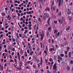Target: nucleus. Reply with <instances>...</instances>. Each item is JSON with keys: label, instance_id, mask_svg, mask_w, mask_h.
I'll return each mask as SVG.
<instances>
[{"label": "nucleus", "instance_id": "obj_1", "mask_svg": "<svg viewBox=\"0 0 73 73\" xmlns=\"http://www.w3.org/2000/svg\"><path fill=\"white\" fill-rule=\"evenodd\" d=\"M44 15L47 17V18H48L47 23L48 24L49 26H50L51 24L50 23V20L51 19V17H49V15L48 13H44Z\"/></svg>", "mask_w": 73, "mask_h": 73}, {"label": "nucleus", "instance_id": "obj_2", "mask_svg": "<svg viewBox=\"0 0 73 73\" xmlns=\"http://www.w3.org/2000/svg\"><path fill=\"white\" fill-rule=\"evenodd\" d=\"M54 1H52V4L51 5V9L52 11L53 12L54 11V10H56V6L54 5V7L53 5H54Z\"/></svg>", "mask_w": 73, "mask_h": 73}, {"label": "nucleus", "instance_id": "obj_3", "mask_svg": "<svg viewBox=\"0 0 73 73\" xmlns=\"http://www.w3.org/2000/svg\"><path fill=\"white\" fill-rule=\"evenodd\" d=\"M53 69H54V73H56L57 70L56 64H54V65H53Z\"/></svg>", "mask_w": 73, "mask_h": 73}, {"label": "nucleus", "instance_id": "obj_4", "mask_svg": "<svg viewBox=\"0 0 73 73\" xmlns=\"http://www.w3.org/2000/svg\"><path fill=\"white\" fill-rule=\"evenodd\" d=\"M33 57L34 59V60H35V61H36L37 56H36L35 54H33Z\"/></svg>", "mask_w": 73, "mask_h": 73}, {"label": "nucleus", "instance_id": "obj_5", "mask_svg": "<svg viewBox=\"0 0 73 73\" xmlns=\"http://www.w3.org/2000/svg\"><path fill=\"white\" fill-rule=\"evenodd\" d=\"M68 50H67V51H64V52L65 54V57L66 58H68Z\"/></svg>", "mask_w": 73, "mask_h": 73}, {"label": "nucleus", "instance_id": "obj_6", "mask_svg": "<svg viewBox=\"0 0 73 73\" xmlns=\"http://www.w3.org/2000/svg\"><path fill=\"white\" fill-rule=\"evenodd\" d=\"M58 62L59 63H60V60H62V57H61V56H58Z\"/></svg>", "mask_w": 73, "mask_h": 73}, {"label": "nucleus", "instance_id": "obj_7", "mask_svg": "<svg viewBox=\"0 0 73 73\" xmlns=\"http://www.w3.org/2000/svg\"><path fill=\"white\" fill-rule=\"evenodd\" d=\"M40 36H41L40 40L41 41H42V40H43V39L44 38V35L43 34H41L40 35Z\"/></svg>", "mask_w": 73, "mask_h": 73}, {"label": "nucleus", "instance_id": "obj_8", "mask_svg": "<svg viewBox=\"0 0 73 73\" xmlns=\"http://www.w3.org/2000/svg\"><path fill=\"white\" fill-rule=\"evenodd\" d=\"M61 4V0H59L58 3V7H60Z\"/></svg>", "mask_w": 73, "mask_h": 73}, {"label": "nucleus", "instance_id": "obj_9", "mask_svg": "<svg viewBox=\"0 0 73 73\" xmlns=\"http://www.w3.org/2000/svg\"><path fill=\"white\" fill-rule=\"evenodd\" d=\"M67 13L68 14V15H70V14H71V11H70V9H68Z\"/></svg>", "mask_w": 73, "mask_h": 73}, {"label": "nucleus", "instance_id": "obj_10", "mask_svg": "<svg viewBox=\"0 0 73 73\" xmlns=\"http://www.w3.org/2000/svg\"><path fill=\"white\" fill-rule=\"evenodd\" d=\"M22 61H20V63H19V66L20 68H21L22 66Z\"/></svg>", "mask_w": 73, "mask_h": 73}, {"label": "nucleus", "instance_id": "obj_11", "mask_svg": "<svg viewBox=\"0 0 73 73\" xmlns=\"http://www.w3.org/2000/svg\"><path fill=\"white\" fill-rule=\"evenodd\" d=\"M64 17H62V20L61 21V22L60 23V24H62V23H63V20H64Z\"/></svg>", "mask_w": 73, "mask_h": 73}, {"label": "nucleus", "instance_id": "obj_12", "mask_svg": "<svg viewBox=\"0 0 73 73\" xmlns=\"http://www.w3.org/2000/svg\"><path fill=\"white\" fill-rule=\"evenodd\" d=\"M62 12H59L58 14V16H62Z\"/></svg>", "mask_w": 73, "mask_h": 73}, {"label": "nucleus", "instance_id": "obj_13", "mask_svg": "<svg viewBox=\"0 0 73 73\" xmlns=\"http://www.w3.org/2000/svg\"><path fill=\"white\" fill-rule=\"evenodd\" d=\"M46 11H47L48 10V11H50V8H48V7H47L46 8V9H45Z\"/></svg>", "mask_w": 73, "mask_h": 73}, {"label": "nucleus", "instance_id": "obj_14", "mask_svg": "<svg viewBox=\"0 0 73 73\" xmlns=\"http://www.w3.org/2000/svg\"><path fill=\"white\" fill-rule=\"evenodd\" d=\"M39 72V69H36L35 71V73H38Z\"/></svg>", "mask_w": 73, "mask_h": 73}, {"label": "nucleus", "instance_id": "obj_15", "mask_svg": "<svg viewBox=\"0 0 73 73\" xmlns=\"http://www.w3.org/2000/svg\"><path fill=\"white\" fill-rule=\"evenodd\" d=\"M52 18H53V19H55V18H56V16H55L53 14L52 15Z\"/></svg>", "mask_w": 73, "mask_h": 73}, {"label": "nucleus", "instance_id": "obj_16", "mask_svg": "<svg viewBox=\"0 0 73 73\" xmlns=\"http://www.w3.org/2000/svg\"><path fill=\"white\" fill-rule=\"evenodd\" d=\"M52 46L53 47L52 48V50H53V51H55V46H54V45H52Z\"/></svg>", "mask_w": 73, "mask_h": 73}, {"label": "nucleus", "instance_id": "obj_17", "mask_svg": "<svg viewBox=\"0 0 73 73\" xmlns=\"http://www.w3.org/2000/svg\"><path fill=\"white\" fill-rule=\"evenodd\" d=\"M7 7H9V1H7Z\"/></svg>", "mask_w": 73, "mask_h": 73}, {"label": "nucleus", "instance_id": "obj_18", "mask_svg": "<svg viewBox=\"0 0 73 73\" xmlns=\"http://www.w3.org/2000/svg\"><path fill=\"white\" fill-rule=\"evenodd\" d=\"M46 34H47V36L48 37V36L50 35L49 33V31H47V32L46 33Z\"/></svg>", "mask_w": 73, "mask_h": 73}, {"label": "nucleus", "instance_id": "obj_19", "mask_svg": "<svg viewBox=\"0 0 73 73\" xmlns=\"http://www.w3.org/2000/svg\"><path fill=\"white\" fill-rule=\"evenodd\" d=\"M34 51H32L31 52H30V55H33V53H34Z\"/></svg>", "mask_w": 73, "mask_h": 73}, {"label": "nucleus", "instance_id": "obj_20", "mask_svg": "<svg viewBox=\"0 0 73 73\" xmlns=\"http://www.w3.org/2000/svg\"><path fill=\"white\" fill-rule=\"evenodd\" d=\"M70 26H69L66 29V31H69L70 30Z\"/></svg>", "mask_w": 73, "mask_h": 73}, {"label": "nucleus", "instance_id": "obj_21", "mask_svg": "<svg viewBox=\"0 0 73 73\" xmlns=\"http://www.w3.org/2000/svg\"><path fill=\"white\" fill-rule=\"evenodd\" d=\"M11 30L12 31H14V28L13 27V26H12L11 27Z\"/></svg>", "mask_w": 73, "mask_h": 73}, {"label": "nucleus", "instance_id": "obj_22", "mask_svg": "<svg viewBox=\"0 0 73 73\" xmlns=\"http://www.w3.org/2000/svg\"><path fill=\"white\" fill-rule=\"evenodd\" d=\"M44 53L46 54V56L47 54V51H46V50H44Z\"/></svg>", "mask_w": 73, "mask_h": 73}, {"label": "nucleus", "instance_id": "obj_23", "mask_svg": "<svg viewBox=\"0 0 73 73\" xmlns=\"http://www.w3.org/2000/svg\"><path fill=\"white\" fill-rule=\"evenodd\" d=\"M64 45H66L67 44H68L67 41H65V42H64Z\"/></svg>", "mask_w": 73, "mask_h": 73}, {"label": "nucleus", "instance_id": "obj_24", "mask_svg": "<svg viewBox=\"0 0 73 73\" xmlns=\"http://www.w3.org/2000/svg\"><path fill=\"white\" fill-rule=\"evenodd\" d=\"M50 61L51 62H52V61H53V58H50L49 59Z\"/></svg>", "mask_w": 73, "mask_h": 73}, {"label": "nucleus", "instance_id": "obj_25", "mask_svg": "<svg viewBox=\"0 0 73 73\" xmlns=\"http://www.w3.org/2000/svg\"><path fill=\"white\" fill-rule=\"evenodd\" d=\"M44 13H44V17H43V19H46V16H45Z\"/></svg>", "mask_w": 73, "mask_h": 73}, {"label": "nucleus", "instance_id": "obj_26", "mask_svg": "<svg viewBox=\"0 0 73 73\" xmlns=\"http://www.w3.org/2000/svg\"><path fill=\"white\" fill-rule=\"evenodd\" d=\"M71 52H69V57H71Z\"/></svg>", "mask_w": 73, "mask_h": 73}, {"label": "nucleus", "instance_id": "obj_27", "mask_svg": "<svg viewBox=\"0 0 73 73\" xmlns=\"http://www.w3.org/2000/svg\"><path fill=\"white\" fill-rule=\"evenodd\" d=\"M9 11L7 10L6 11V13L7 15H8L9 14V10H8Z\"/></svg>", "mask_w": 73, "mask_h": 73}, {"label": "nucleus", "instance_id": "obj_28", "mask_svg": "<svg viewBox=\"0 0 73 73\" xmlns=\"http://www.w3.org/2000/svg\"><path fill=\"white\" fill-rule=\"evenodd\" d=\"M2 15L3 16H4L5 15V13H2Z\"/></svg>", "mask_w": 73, "mask_h": 73}, {"label": "nucleus", "instance_id": "obj_29", "mask_svg": "<svg viewBox=\"0 0 73 73\" xmlns=\"http://www.w3.org/2000/svg\"><path fill=\"white\" fill-rule=\"evenodd\" d=\"M18 25L19 27H20V28H21V27H22L21 25H20V23H18Z\"/></svg>", "mask_w": 73, "mask_h": 73}, {"label": "nucleus", "instance_id": "obj_30", "mask_svg": "<svg viewBox=\"0 0 73 73\" xmlns=\"http://www.w3.org/2000/svg\"><path fill=\"white\" fill-rule=\"evenodd\" d=\"M27 49H29H29H31V46H28L27 47Z\"/></svg>", "mask_w": 73, "mask_h": 73}, {"label": "nucleus", "instance_id": "obj_31", "mask_svg": "<svg viewBox=\"0 0 73 73\" xmlns=\"http://www.w3.org/2000/svg\"><path fill=\"white\" fill-rule=\"evenodd\" d=\"M40 47L41 48H42V42H40Z\"/></svg>", "mask_w": 73, "mask_h": 73}, {"label": "nucleus", "instance_id": "obj_32", "mask_svg": "<svg viewBox=\"0 0 73 73\" xmlns=\"http://www.w3.org/2000/svg\"><path fill=\"white\" fill-rule=\"evenodd\" d=\"M25 56H27V52H25Z\"/></svg>", "mask_w": 73, "mask_h": 73}, {"label": "nucleus", "instance_id": "obj_33", "mask_svg": "<svg viewBox=\"0 0 73 73\" xmlns=\"http://www.w3.org/2000/svg\"><path fill=\"white\" fill-rule=\"evenodd\" d=\"M28 64V62L27 61H26L25 64H24L25 66H27V64Z\"/></svg>", "mask_w": 73, "mask_h": 73}, {"label": "nucleus", "instance_id": "obj_34", "mask_svg": "<svg viewBox=\"0 0 73 73\" xmlns=\"http://www.w3.org/2000/svg\"><path fill=\"white\" fill-rule=\"evenodd\" d=\"M17 69H18V70H21V68L20 67H17Z\"/></svg>", "mask_w": 73, "mask_h": 73}, {"label": "nucleus", "instance_id": "obj_35", "mask_svg": "<svg viewBox=\"0 0 73 73\" xmlns=\"http://www.w3.org/2000/svg\"><path fill=\"white\" fill-rule=\"evenodd\" d=\"M61 4L62 5H63V0H61Z\"/></svg>", "mask_w": 73, "mask_h": 73}, {"label": "nucleus", "instance_id": "obj_36", "mask_svg": "<svg viewBox=\"0 0 73 73\" xmlns=\"http://www.w3.org/2000/svg\"><path fill=\"white\" fill-rule=\"evenodd\" d=\"M27 32H28V30H25V31L24 33L25 34H27Z\"/></svg>", "mask_w": 73, "mask_h": 73}, {"label": "nucleus", "instance_id": "obj_37", "mask_svg": "<svg viewBox=\"0 0 73 73\" xmlns=\"http://www.w3.org/2000/svg\"><path fill=\"white\" fill-rule=\"evenodd\" d=\"M42 5H44V0H42Z\"/></svg>", "mask_w": 73, "mask_h": 73}, {"label": "nucleus", "instance_id": "obj_38", "mask_svg": "<svg viewBox=\"0 0 73 73\" xmlns=\"http://www.w3.org/2000/svg\"><path fill=\"white\" fill-rule=\"evenodd\" d=\"M32 24H29V25H28V27L29 28H30V27H32Z\"/></svg>", "mask_w": 73, "mask_h": 73}, {"label": "nucleus", "instance_id": "obj_39", "mask_svg": "<svg viewBox=\"0 0 73 73\" xmlns=\"http://www.w3.org/2000/svg\"><path fill=\"white\" fill-rule=\"evenodd\" d=\"M20 53L21 54H23V50H21Z\"/></svg>", "mask_w": 73, "mask_h": 73}, {"label": "nucleus", "instance_id": "obj_40", "mask_svg": "<svg viewBox=\"0 0 73 73\" xmlns=\"http://www.w3.org/2000/svg\"><path fill=\"white\" fill-rule=\"evenodd\" d=\"M48 42H51V39L50 38H49L48 40Z\"/></svg>", "mask_w": 73, "mask_h": 73}, {"label": "nucleus", "instance_id": "obj_41", "mask_svg": "<svg viewBox=\"0 0 73 73\" xmlns=\"http://www.w3.org/2000/svg\"><path fill=\"white\" fill-rule=\"evenodd\" d=\"M13 42H15L16 39H15V38H12Z\"/></svg>", "mask_w": 73, "mask_h": 73}, {"label": "nucleus", "instance_id": "obj_42", "mask_svg": "<svg viewBox=\"0 0 73 73\" xmlns=\"http://www.w3.org/2000/svg\"><path fill=\"white\" fill-rule=\"evenodd\" d=\"M64 54H60L61 56H62V57L63 56H64Z\"/></svg>", "mask_w": 73, "mask_h": 73}, {"label": "nucleus", "instance_id": "obj_43", "mask_svg": "<svg viewBox=\"0 0 73 73\" xmlns=\"http://www.w3.org/2000/svg\"><path fill=\"white\" fill-rule=\"evenodd\" d=\"M37 31H38V30H37V29H36V31H35V33L36 34H37Z\"/></svg>", "mask_w": 73, "mask_h": 73}, {"label": "nucleus", "instance_id": "obj_44", "mask_svg": "<svg viewBox=\"0 0 73 73\" xmlns=\"http://www.w3.org/2000/svg\"><path fill=\"white\" fill-rule=\"evenodd\" d=\"M33 68H34L36 69V65H33Z\"/></svg>", "mask_w": 73, "mask_h": 73}, {"label": "nucleus", "instance_id": "obj_45", "mask_svg": "<svg viewBox=\"0 0 73 73\" xmlns=\"http://www.w3.org/2000/svg\"><path fill=\"white\" fill-rule=\"evenodd\" d=\"M41 64H42L43 61H42V57L41 58Z\"/></svg>", "mask_w": 73, "mask_h": 73}, {"label": "nucleus", "instance_id": "obj_46", "mask_svg": "<svg viewBox=\"0 0 73 73\" xmlns=\"http://www.w3.org/2000/svg\"><path fill=\"white\" fill-rule=\"evenodd\" d=\"M1 68L2 69V70H4V68H3V66H1Z\"/></svg>", "mask_w": 73, "mask_h": 73}, {"label": "nucleus", "instance_id": "obj_47", "mask_svg": "<svg viewBox=\"0 0 73 73\" xmlns=\"http://www.w3.org/2000/svg\"><path fill=\"white\" fill-rule=\"evenodd\" d=\"M34 21H35V23H37V20H36V19H35L34 20Z\"/></svg>", "mask_w": 73, "mask_h": 73}, {"label": "nucleus", "instance_id": "obj_48", "mask_svg": "<svg viewBox=\"0 0 73 73\" xmlns=\"http://www.w3.org/2000/svg\"><path fill=\"white\" fill-rule=\"evenodd\" d=\"M17 55H18V59H19V55H20V53H19V52H18V53H17Z\"/></svg>", "mask_w": 73, "mask_h": 73}, {"label": "nucleus", "instance_id": "obj_49", "mask_svg": "<svg viewBox=\"0 0 73 73\" xmlns=\"http://www.w3.org/2000/svg\"><path fill=\"white\" fill-rule=\"evenodd\" d=\"M17 44L18 45H19V41L18 40V39H17Z\"/></svg>", "mask_w": 73, "mask_h": 73}, {"label": "nucleus", "instance_id": "obj_50", "mask_svg": "<svg viewBox=\"0 0 73 73\" xmlns=\"http://www.w3.org/2000/svg\"><path fill=\"white\" fill-rule=\"evenodd\" d=\"M61 45L62 47H64V44H61Z\"/></svg>", "mask_w": 73, "mask_h": 73}, {"label": "nucleus", "instance_id": "obj_51", "mask_svg": "<svg viewBox=\"0 0 73 73\" xmlns=\"http://www.w3.org/2000/svg\"><path fill=\"white\" fill-rule=\"evenodd\" d=\"M42 0H39V1H40V2H41V3L42 5Z\"/></svg>", "mask_w": 73, "mask_h": 73}, {"label": "nucleus", "instance_id": "obj_52", "mask_svg": "<svg viewBox=\"0 0 73 73\" xmlns=\"http://www.w3.org/2000/svg\"><path fill=\"white\" fill-rule=\"evenodd\" d=\"M52 50H53L52 48H50V51H52Z\"/></svg>", "mask_w": 73, "mask_h": 73}, {"label": "nucleus", "instance_id": "obj_53", "mask_svg": "<svg viewBox=\"0 0 73 73\" xmlns=\"http://www.w3.org/2000/svg\"><path fill=\"white\" fill-rule=\"evenodd\" d=\"M30 38H28V39H27L28 42H29V41H30Z\"/></svg>", "mask_w": 73, "mask_h": 73}, {"label": "nucleus", "instance_id": "obj_54", "mask_svg": "<svg viewBox=\"0 0 73 73\" xmlns=\"http://www.w3.org/2000/svg\"><path fill=\"white\" fill-rule=\"evenodd\" d=\"M23 35L25 38H27V35H26L25 34H23Z\"/></svg>", "mask_w": 73, "mask_h": 73}, {"label": "nucleus", "instance_id": "obj_55", "mask_svg": "<svg viewBox=\"0 0 73 73\" xmlns=\"http://www.w3.org/2000/svg\"><path fill=\"white\" fill-rule=\"evenodd\" d=\"M10 62H13V60H12V58L11 59V60H10Z\"/></svg>", "mask_w": 73, "mask_h": 73}, {"label": "nucleus", "instance_id": "obj_56", "mask_svg": "<svg viewBox=\"0 0 73 73\" xmlns=\"http://www.w3.org/2000/svg\"><path fill=\"white\" fill-rule=\"evenodd\" d=\"M71 64H73V61L72 60H71L70 61Z\"/></svg>", "mask_w": 73, "mask_h": 73}, {"label": "nucleus", "instance_id": "obj_57", "mask_svg": "<svg viewBox=\"0 0 73 73\" xmlns=\"http://www.w3.org/2000/svg\"><path fill=\"white\" fill-rule=\"evenodd\" d=\"M22 44H23V45H24H24H25V42H22Z\"/></svg>", "mask_w": 73, "mask_h": 73}, {"label": "nucleus", "instance_id": "obj_58", "mask_svg": "<svg viewBox=\"0 0 73 73\" xmlns=\"http://www.w3.org/2000/svg\"><path fill=\"white\" fill-rule=\"evenodd\" d=\"M67 49H68V50H70V47H69V46H68L67 47Z\"/></svg>", "mask_w": 73, "mask_h": 73}, {"label": "nucleus", "instance_id": "obj_59", "mask_svg": "<svg viewBox=\"0 0 73 73\" xmlns=\"http://www.w3.org/2000/svg\"><path fill=\"white\" fill-rule=\"evenodd\" d=\"M27 52H28V53H29L30 50H27Z\"/></svg>", "mask_w": 73, "mask_h": 73}, {"label": "nucleus", "instance_id": "obj_60", "mask_svg": "<svg viewBox=\"0 0 73 73\" xmlns=\"http://www.w3.org/2000/svg\"><path fill=\"white\" fill-rule=\"evenodd\" d=\"M22 58H23V60H25V56H22Z\"/></svg>", "mask_w": 73, "mask_h": 73}, {"label": "nucleus", "instance_id": "obj_61", "mask_svg": "<svg viewBox=\"0 0 73 73\" xmlns=\"http://www.w3.org/2000/svg\"><path fill=\"white\" fill-rule=\"evenodd\" d=\"M51 29V27H48V30H49V31H50V30Z\"/></svg>", "mask_w": 73, "mask_h": 73}, {"label": "nucleus", "instance_id": "obj_62", "mask_svg": "<svg viewBox=\"0 0 73 73\" xmlns=\"http://www.w3.org/2000/svg\"><path fill=\"white\" fill-rule=\"evenodd\" d=\"M17 15H18V16H20V13H19L18 12V13H17Z\"/></svg>", "mask_w": 73, "mask_h": 73}, {"label": "nucleus", "instance_id": "obj_63", "mask_svg": "<svg viewBox=\"0 0 73 73\" xmlns=\"http://www.w3.org/2000/svg\"><path fill=\"white\" fill-rule=\"evenodd\" d=\"M54 23H57V21H54Z\"/></svg>", "mask_w": 73, "mask_h": 73}, {"label": "nucleus", "instance_id": "obj_64", "mask_svg": "<svg viewBox=\"0 0 73 73\" xmlns=\"http://www.w3.org/2000/svg\"><path fill=\"white\" fill-rule=\"evenodd\" d=\"M57 32V30H55L54 31V34H55V33H56Z\"/></svg>", "mask_w": 73, "mask_h": 73}]
</instances>
